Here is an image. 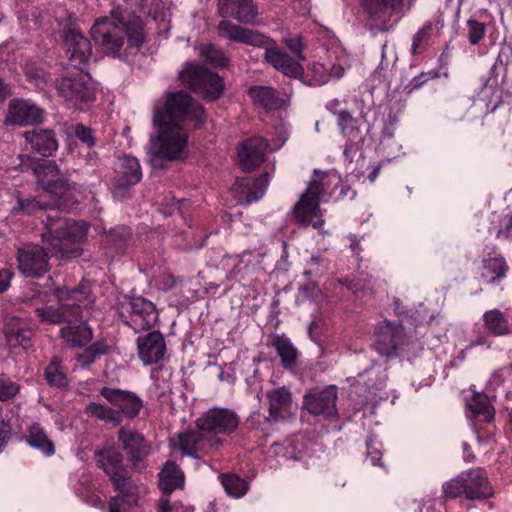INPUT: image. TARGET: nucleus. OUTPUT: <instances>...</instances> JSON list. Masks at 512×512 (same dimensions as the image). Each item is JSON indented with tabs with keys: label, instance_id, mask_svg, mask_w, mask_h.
Segmentation results:
<instances>
[{
	"label": "nucleus",
	"instance_id": "1",
	"mask_svg": "<svg viewBox=\"0 0 512 512\" xmlns=\"http://www.w3.org/2000/svg\"><path fill=\"white\" fill-rule=\"evenodd\" d=\"M203 117L202 106L189 94L167 93L164 105L154 109L152 122L157 134L151 139V155L169 161L186 158L189 142L186 123L192 122L195 127H200Z\"/></svg>",
	"mask_w": 512,
	"mask_h": 512
},
{
	"label": "nucleus",
	"instance_id": "2",
	"mask_svg": "<svg viewBox=\"0 0 512 512\" xmlns=\"http://www.w3.org/2000/svg\"><path fill=\"white\" fill-rule=\"evenodd\" d=\"M110 16L100 17L91 27V36L96 44L109 55L120 53L125 41L139 47L144 40L142 15H151L154 20L164 21L168 15L163 0H122Z\"/></svg>",
	"mask_w": 512,
	"mask_h": 512
},
{
	"label": "nucleus",
	"instance_id": "3",
	"mask_svg": "<svg viewBox=\"0 0 512 512\" xmlns=\"http://www.w3.org/2000/svg\"><path fill=\"white\" fill-rule=\"evenodd\" d=\"M88 224L85 221L60 217L52 210L46 214L42 242L45 247L27 244L18 249L19 271L26 277H42L49 269L50 256H78V244L86 237Z\"/></svg>",
	"mask_w": 512,
	"mask_h": 512
},
{
	"label": "nucleus",
	"instance_id": "4",
	"mask_svg": "<svg viewBox=\"0 0 512 512\" xmlns=\"http://www.w3.org/2000/svg\"><path fill=\"white\" fill-rule=\"evenodd\" d=\"M239 422L235 411L228 408H211L197 420V431L181 433L177 438H172L170 444L187 456L213 454L223 446V440L218 435L231 434L237 429Z\"/></svg>",
	"mask_w": 512,
	"mask_h": 512
},
{
	"label": "nucleus",
	"instance_id": "5",
	"mask_svg": "<svg viewBox=\"0 0 512 512\" xmlns=\"http://www.w3.org/2000/svg\"><path fill=\"white\" fill-rule=\"evenodd\" d=\"M218 31L220 36L231 41L264 47L266 61L283 74L294 78L303 75L304 70L301 63L280 49L271 38L226 20L219 23Z\"/></svg>",
	"mask_w": 512,
	"mask_h": 512
},
{
	"label": "nucleus",
	"instance_id": "6",
	"mask_svg": "<svg viewBox=\"0 0 512 512\" xmlns=\"http://www.w3.org/2000/svg\"><path fill=\"white\" fill-rule=\"evenodd\" d=\"M332 183H334L335 190H340L337 199L349 198L352 200L356 196V192L349 186L342 184L341 179L336 174L315 169L313 179L293 209L294 216L299 224L303 226L311 225L314 228H320L324 224L319 206L320 196L323 194L326 185Z\"/></svg>",
	"mask_w": 512,
	"mask_h": 512
},
{
	"label": "nucleus",
	"instance_id": "7",
	"mask_svg": "<svg viewBox=\"0 0 512 512\" xmlns=\"http://www.w3.org/2000/svg\"><path fill=\"white\" fill-rule=\"evenodd\" d=\"M55 87L66 106L75 110L86 111L96 100L97 85L83 69L57 79Z\"/></svg>",
	"mask_w": 512,
	"mask_h": 512
},
{
	"label": "nucleus",
	"instance_id": "8",
	"mask_svg": "<svg viewBox=\"0 0 512 512\" xmlns=\"http://www.w3.org/2000/svg\"><path fill=\"white\" fill-rule=\"evenodd\" d=\"M89 295L88 287L80 285L73 289H58L56 296L59 308L42 306L36 308V315L41 322L58 324L67 322L71 317L76 320L80 316V308L86 305Z\"/></svg>",
	"mask_w": 512,
	"mask_h": 512
},
{
	"label": "nucleus",
	"instance_id": "9",
	"mask_svg": "<svg viewBox=\"0 0 512 512\" xmlns=\"http://www.w3.org/2000/svg\"><path fill=\"white\" fill-rule=\"evenodd\" d=\"M19 169L22 172L31 171L36 177L38 185L55 197H63L70 189L67 180L60 176L58 166L54 161H39L29 155L20 154Z\"/></svg>",
	"mask_w": 512,
	"mask_h": 512
},
{
	"label": "nucleus",
	"instance_id": "10",
	"mask_svg": "<svg viewBox=\"0 0 512 512\" xmlns=\"http://www.w3.org/2000/svg\"><path fill=\"white\" fill-rule=\"evenodd\" d=\"M119 316L135 333L150 329L158 320L155 305L141 296H125L119 303Z\"/></svg>",
	"mask_w": 512,
	"mask_h": 512
},
{
	"label": "nucleus",
	"instance_id": "11",
	"mask_svg": "<svg viewBox=\"0 0 512 512\" xmlns=\"http://www.w3.org/2000/svg\"><path fill=\"white\" fill-rule=\"evenodd\" d=\"M180 79L192 91L209 100L219 98L223 92L222 79L199 64H187L180 72Z\"/></svg>",
	"mask_w": 512,
	"mask_h": 512
},
{
	"label": "nucleus",
	"instance_id": "12",
	"mask_svg": "<svg viewBox=\"0 0 512 512\" xmlns=\"http://www.w3.org/2000/svg\"><path fill=\"white\" fill-rule=\"evenodd\" d=\"M115 176L110 186L111 193L116 199H124L129 190L142 179V169L139 160L132 155L118 157L114 169Z\"/></svg>",
	"mask_w": 512,
	"mask_h": 512
},
{
	"label": "nucleus",
	"instance_id": "13",
	"mask_svg": "<svg viewBox=\"0 0 512 512\" xmlns=\"http://www.w3.org/2000/svg\"><path fill=\"white\" fill-rule=\"evenodd\" d=\"M375 347L379 354L387 357L400 356L409 344L402 325L384 320L375 329Z\"/></svg>",
	"mask_w": 512,
	"mask_h": 512
},
{
	"label": "nucleus",
	"instance_id": "14",
	"mask_svg": "<svg viewBox=\"0 0 512 512\" xmlns=\"http://www.w3.org/2000/svg\"><path fill=\"white\" fill-rule=\"evenodd\" d=\"M347 59L336 51H329L326 58L313 62L308 68L309 85L321 86L344 75Z\"/></svg>",
	"mask_w": 512,
	"mask_h": 512
},
{
	"label": "nucleus",
	"instance_id": "15",
	"mask_svg": "<svg viewBox=\"0 0 512 512\" xmlns=\"http://www.w3.org/2000/svg\"><path fill=\"white\" fill-rule=\"evenodd\" d=\"M118 440L131 462L132 469L143 472L146 469L145 458L151 453V445L144 436L136 431L121 428L118 431Z\"/></svg>",
	"mask_w": 512,
	"mask_h": 512
},
{
	"label": "nucleus",
	"instance_id": "16",
	"mask_svg": "<svg viewBox=\"0 0 512 512\" xmlns=\"http://www.w3.org/2000/svg\"><path fill=\"white\" fill-rule=\"evenodd\" d=\"M44 111L31 100H10L4 119L5 125L29 126L43 122Z\"/></svg>",
	"mask_w": 512,
	"mask_h": 512
},
{
	"label": "nucleus",
	"instance_id": "17",
	"mask_svg": "<svg viewBox=\"0 0 512 512\" xmlns=\"http://www.w3.org/2000/svg\"><path fill=\"white\" fill-rule=\"evenodd\" d=\"M61 38L70 65L77 69H83L82 66L87 63L92 54L89 39L77 29L64 30Z\"/></svg>",
	"mask_w": 512,
	"mask_h": 512
},
{
	"label": "nucleus",
	"instance_id": "18",
	"mask_svg": "<svg viewBox=\"0 0 512 512\" xmlns=\"http://www.w3.org/2000/svg\"><path fill=\"white\" fill-rule=\"evenodd\" d=\"M99 393L108 403L118 408L122 417L133 419L143 408V400L132 391L102 387Z\"/></svg>",
	"mask_w": 512,
	"mask_h": 512
},
{
	"label": "nucleus",
	"instance_id": "19",
	"mask_svg": "<svg viewBox=\"0 0 512 512\" xmlns=\"http://www.w3.org/2000/svg\"><path fill=\"white\" fill-rule=\"evenodd\" d=\"M277 147H272L267 140L260 136L245 140L239 148V164L243 171L248 172L259 167L264 161L267 152H272Z\"/></svg>",
	"mask_w": 512,
	"mask_h": 512
},
{
	"label": "nucleus",
	"instance_id": "20",
	"mask_svg": "<svg viewBox=\"0 0 512 512\" xmlns=\"http://www.w3.org/2000/svg\"><path fill=\"white\" fill-rule=\"evenodd\" d=\"M336 400L337 388L330 385L321 391L305 395L304 406L313 415L333 418L337 415Z\"/></svg>",
	"mask_w": 512,
	"mask_h": 512
},
{
	"label": "nucleus",
	"instance_id": "21",
	"mask_svg": "<svg viewBox=\"0 0 512 512\" xmlns=\"http://www.w3.org/2000/svg\"><path fill=\"white\" fill-rule=\"evenodd\" d=\"M269 174L263 173L259 178L237 179L233 185V191L239 203L249 205L260 200L269 186Z\"/></svg>",
	"mask_w": 512,
	"mask_h": 512
},
{
	"label": "nucleus",
	"instance_id": "22",
	"mask_svg": "<svg viewBox=\"0 0 512 512\" xmlns=\"http://www.w3.org/2000/svg\"><path fill=\"white\" fill-rule=\"evenodd\" d=\"M139 358L144 365L158 363L165 355L166 344L159 331H152L137 338Z\"/></svg>",
	"mask_w": 512,
	"mask_h": 512
},
{
	"label": "nucleus",
	"instance_id": "23",
	"mask_svg": "<svg viewBox=\"0 0 512 512\" xmlns=\"http://www.w3.org/2000/svg\"><path fill=\"white\" fill-rule=\"evenodd\" d=\"M96 456L99 467L110 477L114 487H122L129 472L123 465L121 453L114 449H108L98 452Z\"/></svg>",
	"mask_w": 512,
	"mask_h": 512
},
{
	"label": "nucleus",
	"instance_id": "24",
	"mask_svg": "<svg viewBox=\"0 0 512 512\" xmlns=\"http://www.w3.org/2000/svg\"><path fill=\"white\" fill-rule=\"evenodd\" d=\"M218 11L222 17H233L241 23L251 24L258 16L253 0H219Z\"/></svg>",
	"mask_w": 512,
	"mask_h": 512
},
{
	"label": "nucleus",
	"instance_id": "25",
	"mask_svg": "<svg viewBox=\"0 0 512 512\" xmlns=\"http://www.w3.org/2000/svg\"><path fill=\"white\" fill-rule=\"evenodd\" d=\"M23 135L30 149L43 157L52 155L58 149V140L51 129H34Z\"/></svg>",
	"mask_w": 512,
	"mask_h": 512
},
{
	"label": "nucleus",
	"instance_id": "26",
	"mask_svg": "<svg viewBox=\"0 0 512 512\" xmlns=\"http://www.w3.org/2000/svg\"><path fill=\"white\" fill-rule=\"evenodd\" d=\"M60 330V337L71 347H82L92 339L91 328L82 321V312L76 320L70 318Z\"/></svg>",
	"mask_w": 512,
	"mask_h": 512
},
{
	"label": "nucleus",
	"instance_id": "27",
	"mask_svg": "<svg viewBox=\"0 0 512 512\" xmlns=\"http://www.w3.org/2000/svg\"><path fill=\"white\" fill-rule=\"evenodd\" d=\"M465 481V497L470 500H481L492 495L487 476L482 469H472L463 477Z\"/></svg>",
	"mask_w": 512,
	"mask_h": 512
},
{
	"label": "nucleus",
	"instance_id": "28",
	"mask_svg": "<svg viewBox=\"0 0 512 512\" xmlns=\"http://www.w3.org/2000/svg\"><path fill=\"white\" fill-rule=\"evenodd\" d=\"M248 95L256 107L262 108L266 112L277 110L284 104L278 92L272 87L253 86L249 88Z\"/></svg>",
	"mask_w": 512,
	"mask_h": 512
},
{
	"label": "nucleus",
	"instance_id": "29",
	"mask_svg": "<svg viewBox=\"0 0 512 512\" xmlns=\"http://www.w3.org/2000/svg\"><path fill=\"white\" fill-rule=\"evenodd\" d=\"M333 113L337 116V124L341 134L347 139L344 150L346 153L348 150H352L361 140V132L357 120L347 110L333 111Z\"/></svg>",
	"mask_w": 512,
	"mask_h": 512
},
{
	"label": "nucleus",
	"instance_id": "30",
	"mask_svg": "<svg viewBox=\"0 0 512 512\" xmlns=\"http://www.w3.org/2000/svg\"><path fill=\"white\" fill-rule=\"evenodd\" d=\"M402 0H362L368 17L376 23H384L391 11L398 9Z\"/></svg>",
	"mask_w": 512,
	"mask_h": 512
},
{
	"label": "nucleus",
	"instance_id": "31",
	"mask_svg": "<svg viewBox=\"0 0 512 512\" xmlns=\"http://www.w3.org/2000/svg\"><path fill=\"white\" fill-rule=\"evenodd\" d=\"M269 414L272 420L284 418L291 406V393L285 387L271 390L267 393Z\"/></svg>",
	"mask_w": 512,
	"mask_h": 512
},
{
	"label": "nucleus",
	"instance_id": "32",
	"mask_svg": "<svg viewBox=\"0 0 512 512\" xmlns=\"http://www.w3.org/2000/svg\"><path fill=\"white\" fill-rule=\"evenodd\" d=\"M184 485V474L173 461H167L159 473V487L168 495Z\"/></svg>",
	"mask_w": 512,
	"mask_h": 512
},
{
	"label": "nucleus",
	"instance_id": "33",
	"mask_svg": "<svg viewBox=\"0 0 512 512\" xmlns=\"http://www.w3.org/2000/svg\"><path fill=\"white\" fill-rule=\"evenodd\" d=\"M261 256L259 253L251 251L243 252L238 262L234 265L230 271V277L237 280L244 279L253 275L260 267Z\"/></svg>",
	"mask_w": 512,
	"mask_h": 512
},
{
	"label": "nucleus",
	"instance_id": "34",
	"mask_svg": "<svg viewBox=\"0 0 512 512\" xmlns=\"http://www.w3.org/2000/svg\"><path fill=\"white\" fill-rule=\"evenodd\" d=\"M28 444L39 450L45 456H52L55 453L54 443L49 439L46 431L38 423H33L28 428L26 436Z\"/></svg>",
	"mask_w": 512,
	"mask_h": 512
},
{
	"label": "nucleus",
	"instance_id": "35",
	"mask_svg": "<svg viewBox=\"0 0 512 512\" xmlns=\"http://www.w3.org/2000/svg\"><path fill=\"white\" fill-rule=\"evenodd\" d=\"M285 368H291L296 364L298 352L290 339L284 335H275L271 341Z\"/></svg>",
	"mask_w": 512,
	"mask_h": 512
},
{
	"label": "nucleus",
	"instance_id": "36",
	"mask_svg": "<svg viewBox=\"0 0 512 512\" xmlns=\"http://www.w3.org/2000/svg\"><path fill=\"white\" fill-rule=\"evenodd\" d=\"M467 407L479 421L490 422L494 418V409L487 396L482 393H473L471 399L467 401Z\"/></svg>",
	"mask_w": 512,
	"mask_h": 512
},
{
	"label": "nucleus",
	"instance_id": "37",
	"mask_svg": "<svg viewBox=\"0 0 512 512\" xmlns=\"http://www.w3.org/2000/svg\"><path fill=\"white\" fill-rule=\"evenodd\" d=\"M85 413L91 418L108 424L119 425L122 422L119 411L99 402H90L85 407Z\"/></svg>",
	"mask_w": 512,
	"mask_h": 512
},
{
	"label": "nucleus",
	"instance_id": "38",
	"mask_svg": "<svg viewBox=\"0 0 512 512\" xmlns=\"http://www.w3.org/2000/svg\"><path fill=\"white\" fill-rule=\"evenodd\" d=\"M44 377L50 386L65 388L68 386V378L64 372L62 359L59 356H53L50 363L44 371Z\"/></svg>",
	"mask_w": 512,
	"mask_h": 512
},
{
	"label": "nucleus",
	"instance_id": "39",
	"mask_svg": "<svg viewBox=\"0 0 512 512\" xmlns=\"http://www.w3.org/2000/svg\"><path fill=\"white\" fill-rule=\"evenodd\" d=\"M507 265L503 257H494L483 261L482 278L487 283H496L506 276Z\"/></svg>",
	"mask_w": 512,
	"mask_h": 512
},
{
	"label": "nucleus",
	"instance_id": "40",
	"mask_svg": "<svg viewBox=\"0 0 512 512\" xmlns=\"http://www.w3.org/2000/svg\"><path fill=\"white\" fill-rule=\"evenodd\" d=\"M483 321L488 331L493 335L502 336L510 331L505 315L498 309L486 311L483 315Z\"/></svg>",
	"mask_w": 512,
	"mask_h": 512
},
{
	"label": "nucleus",
	"instance_id": "41",
	"mask_svg": "<svg viewBox=\"0 0 512 512\" xmlns=\"http://www.w3.org/2000/svg\"><path fill=\"white\" fill-rule=\"evenodd\" d=\"M219 479L229 496L241 498L248 491L249 485L247 481L234 473L221 474Z\"/></svg>",
	"mask_w": 512,
	"mask_h": 512
},
{
	"label": "nucleus",
	"instance_id": "42",
	"mask_svg": "<svg viewBox=\"0 0 512 512\" xmlns=\"http://www.w3.org/2000/svg\"><path fill=\"white\" fill-rule=\"evenodd\" d=\"M108 350L109 346L105 341H97L76 355L75 359L82 367H89L102 355L108 353Z\"/></svg>",
	"mask_w": 512,
	"mask_h": 512
},
{
	"label": "nucleus",
	"instance_id": "43",
	"mask_svg": "<svg viewBox=\"0 0 512 512\" xmlns=\"http://www.w3.org/2000/svg\"><path fill=\"white\" fill-rule=\"evenodd\" d=\"M5 337L9 346L27 349L31 345L32 331L25 328H8L5 330Z\"/></svg>",
	"mask_w": 512,
	"mask_h": 512
},
{
	"label": "nucleus",
	"instance_id": "44",
	"mask_svg": "<svg viewBox=\"0 0 512 512\" xmlns=\"http://www.w3.org/2000/svg\"><path fill=\"white\" fill-rule=\"evenodd\" d=\"M119 494L114 498H119V504H126L127 506H134L137 504L139 487L131 480L128 475L125 479V484L120 488H115Z\"/></svg>",
	"mask_w": 512,
	"mask_h": 512
},
{
	"label": "nucleus",
	"instance_id": "45",
	"mask_svg": "<svg viewBox=\"0 0 512 512\" xmlns=\"http://www.w3.org/2000/svg\"><path fill=\"white\" fill-rule=\"evenodd\" d=\"M200 56L207 64L214 67H224L228 64V59L223 51L213 44L204 46L200 51Z\"/></svg>",
	"mask_w": 512,
	"mask_h": 512
},
{
	"label": "nucleus",
	"instance_id": "46",
	"mask_svg": "<svg viewBox=\"0 0 512 512\" xmlns=\"http://www.w3.org/2000/svg\"><path fill=\"white\" fill-rule=\"evenodd\" d=\"M106 237L117 252H122L131 238V230L126 226L117 227L111 229Z\"/></svg>",
	"mask_w": 512,
	"mask_h": 512
},
{
	"label": "nucleus",
	"instance_id": "47",
	"mask_svg": "<svg viewBox=\"0 0 512 512\" xmlns=\"http://www.w3.org/2000/svg\"><path fill=\"white\" fill-rule=\"evenodd\" d=\"M467 38L471 45H477L484 38L486 33V25L474 19L466 22Z\"/></svg>",
	"mask_w": 512,
	"mask_h": 512
},
{
	"label": "nucleus",
	"instance_id": "48",
	"mask_svg": "<svg viewBox=\"0 0 512 512\" xmlns=\"http://www.w3.org/2000/svg\"><path fill=\"white\" fill-rule=\"evenodd\" d=\"M13 212L26 215L43 214L44 206L34 198H18L17 206L13 208Z\"/></svg>",
	"mask_w": 512,
	"mask_h": 512
},
{
	"label": "nucleus",
	"instance_id": "49",
	"mask_svg": "<svg viewBox=\"0 0 512 512\" xmlns=\"http://www.w3.org/2000/svg\"><path fill=\"white\" fill-rule=\"evenodd\" d=\"M365 373L369 375L367 386L370 390H381L385 386L387 374L381 366H372Z\"/></svg>",
	"mask_w": 512,
	"mask_h": 512
},
{
	"label": "nucleus",
	"instance_id": "50",
	"mask_svg": "<svg viewBox=\"0 0 512 512\" xmlns=\"http://www.w3.org/2000/svg\"><path fill=\"white\" fill-rule=\"evenodd\" d=\"M443 492L447 497L455 498L462 494L465 495V481L463 476L452 479L443 485Z\"/></svg>",
	"mask_w": 512,
	"mask_h": 512
},
{
	"label": "nucleus",
	"instance_id": "51",
	"mask_svg": "<svg viewBox=\"0 0 512 512\" xmlns=\"http://www.w3.org/2000/svg\"><path fill=\"white\" fill-rule=\"evenodd\" d=\"M284 43L294 54L296 60L299 62L305 60V56L303 54L304 44L301 36L285 38Z\"/></svg>",
	"mask_w": 512,
	"mask_h": 512
},
{
	"label": "nucleus",
	"instance_id": "52",
	"mask_svg": "<svg viewBox=\"0 0 512 512\" xmlns=\"http://www.w3.org/2000/svg\"><path fill=\"white\" fill-rule=\"evenodd\" d=\"M18 392V386L9 379L0 377V400L5 401L14 397Z\"/></svg>",
	"mask_w": 512,
	"mask_h": 512
},
{
	"label": "nucleus",
	"instance_id": "53",
	"mask_svg": "<svg viewBox=\"0 0 512 512\" xmlns=\"http://www.w3.org/2000/svg\"><path fill=\"white\" fill-rule=\"evenodd\" d=\"M431 23L426 22L414 35L413 41H412V53L417 54L419 53V48L422 44V42L427 38L429 31L431 30Z\"/></svg>",
	"mask_w": 512,
	"mask_h": 512
},
{
	"label": "nucleus",
	"instance_id": "54",
	"mask_svg": "<svg viewBox=\"0 0 512 512\" xmlns=\"http://www.w3.org/2000/svg\"><path fill=\"white\" fill-rule=\"evenodd\" d=\"M74 132L76 137L83 143L87 144L89 147L95 145V138L93 136L92 130L89 127L79 123L75 126Z\"/></svg>",
	"mask_w": 512,
	"mask_h": 512
},
{
	"label": "nucleus",
	"instance_id": "55",
	"mask_svg": "<svg viewBox=\"0 0 512 512\" xmlns=\"http://www.w3.org/2000/svg\"><path fill=\"white\" fill-rule=\"evenodd\" d=\"M367 454H368V458L370 459L371 461V464L376 466V465H381V458H382V452L380 451V449L378 447H376L375 445V439L373 437H370L367 442Z\"/></svg>",
	"mask_w": 512,
	"mask_h": 512
},
{
	"label": "nucleus",
	"instance_id": "56",
	"mask_svg": "<svg viewBox=\"0 0 512 512\" xmlns=\"http://www.w3.org/2000/svg\"><path fill=\"white\" fill-rule=\"evenodd\" d=\"M496 236L499 239L512 238V216L504 217V219L502 221V227L497 230Z\"/></svg>",
	"mask_w": 512,
	"mask_h": 512
},
{
	"label": "nucleus",
	"instance_id": "57",
	"mask_svg": "<svg viewBox=\"0 0 512 512\" xmlns=\"http://www.w3.org/2000/svg\"><path fill=\"white\" fill-rule=\"evenodd\" d=\"M13 276L14 274L10 269H0V293L5 292L9 288Z\"/></svg>",
	"mask_w": 512,
	"mask_h": 512
},
{
	"label": "nucleus",
	"instance_id": "58",
	"mask_svg": "<svg viewBox=\"0 0 512 512\" xmlns=\"http://www.w3.org/2000/svg\"><path fill=\"white\" fill-rule=\"evenodd\" d=\"M109 512H126L123 505L119 504V498H111L109 501Z\"/></svg>",
	"mask_w": 512,
	"mask_h": 512
},
{
	"label": "nucleus",
	"instance_id": "59",
	"mask_svg": "<svg viewBox=\"0 0 512 512\" xmlns=\"http://www.w3.org/2000/svg\"><path fill=\"white\" fill-rule=\"evenodd\" d=\"M158 512H172V507L170 505V500L168 496H165L160 499L158 504Z\"/></svg>",
	"mask_w": 512,
	"mask_h": 512
},
{
	"label": "nucleus",
	"instance_id": "60",
	"mask_svg": "<svg viewBox=\"0 0 512 512\" xmlns=\"http://www.w3.org/2000/svg\"><path fill=\"white\" fill-rule=\"evenodd\" d=\"M10 94L8 87L0 79V102H3Z\"/></svg>",
	"mask_w": 512,
	"mask_h": 512
},
{
	"label": "nucleus",
	"instance_id": "61",
	"mask_svg": "<svg viewBox=\"0 0 512 512\" xmlns=\"http://www.w3.org/2000/svg\"><path fill=\"white\" fill-rule=\"evenodd\" d=\"M486 343V337L480 336L475 342H472L470 346L483 345Z\"/></svg>",
	"mask_w": 512,
	"mask_h": 512
},
{
	"label": "nucleus",
	"instance_id": "62",
	"mask_svg": "<svg viewBox=\"0 0 512 512\" xmlns=\"http://www.w3.org/2000/svg\"><path fill=\"white\" fill-rule=\"evenodd\" d=\"M230 378H231V377H230V375H229L228 373H225L224 371H221V372L219 373V375H218V379H219L220 381H227V380H229Z\"/></svg>",
	"mask_w": 512,
	"mask_h": 512
},
{
	"label": "nucleus",
	"instance_id": "63",
	"mask_svg": "<svg viewBox=\"0 0 512 512\" xmlns=\"http://www.w3.org/2000/svg\"><path fill=\"white\" fill-rule=\"evenodd\" d=\"M347 287L356 294L362 292V289H359L355 284H349Z\"/></svg>",
	"mask_w": 512,
	"mask_h": 512
},
{
	"label": "nucleus",
	"instance_id": "64",
	"mask_svg": "<svg viewBox=\"0 0 512 512\" xmlns=\"http://www.w3.org/2000/svg\"><path fill=\"white\" fill-rule=\"evenodd\" d=\"M377 175H378V170L376 169V170H374V171L370 174V179H371V181H374V180L376 179Z\"/></svg>",
	"mask_w": 512,
	"mask_h": 512
}]
</instances>
